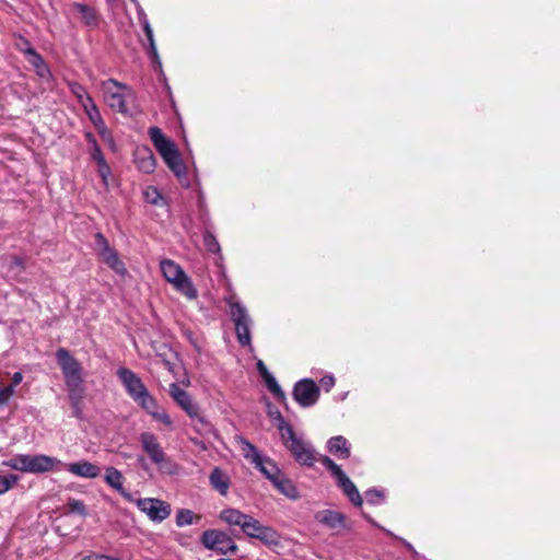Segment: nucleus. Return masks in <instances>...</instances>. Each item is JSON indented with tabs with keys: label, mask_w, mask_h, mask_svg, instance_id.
I'll list each match as a JSON object with an SVG mask.
<instances>
[{
	"label": "nucleus",
	"mask_w": 560,
	"mask_h": 560,
	"mask_svg": "<svg viewBox=\"0 0 560 560\" xmlns=\"http://www.w3.org/2000/svg\"><path fill=\"white\" fill-rule=\"evenodd\" d=\"M71 93L77 97L78 102L83 106L84 103L92 101V97L86 93L85 89L78 82H69Z\"/></svg>",
	"instance_id": "obj_36"
},
{
	"label": "nucleus",
	"mask_w": 560,
	"mask_h": 560,
	"mask_svg": "<svg viewBox=\"0 0 560 560\" xmlns=\"http://www.w3.org/2000/svg\"><path fill=\"white\" fill-rule=\"evenodd\" d=\"M231 315L235 324L237 339L241 345L246 346L250 343L249 325L250 318L246 310L238 303L231 304Z\"/></svg>",
	"instance_id": "obj_11"
},
{
	"label": "nucleus",
	"mask_w": 560,
	"mask_h": 560,
	"mask_svg": "<svg viewBox=\"0 0 560 560\" xmlns=\"http://www.w3.org/2000/svg\"><path fill=\"white\" fill-rule=\"evenodd\" d=\"M257 370L259 371L261 377H264V376L269 374V371H268L267 366L264 364V362L261 360H259L257 362Z\"/></svg>",
	"instance_id": "obj_51"
},
{
	"label": "nucleus",
	"mask_w": 560,
	"mask_h": 560,
	"mask_svg": "<svg viewBox=\"0 0 560 560\" xmlns=\"http://www.w3.org/2000/svg\"><path fill=\"white\" fill-rule=\"evenodd\" d=\"M149 135H150L151 141L153 142L155 149L161 154L163 160L178 151L176 149L175 144L163 135V132L161 131L160 128H158V127L150 128Z\"/></svg>",
	"instance_id": "obj_15"
},
{
	"label": "nucleus",
	"mask_w": 560,
	"mask_h": 560,
	"mask_svg": "<svg viewBox=\"0 0 560 560\" xmlns=\"http://www.w3.org/2000/svg\"><path fill=\"white\" fill-rule=\"evenodd\" d=\"M12 265H13V266H16V267H21V268H23V261H22V259H21V258H19V257H14V258H13V260H12Z\"/></svg>",
	"instance_id": "obj_56"
},
{
	"label": "nucleus",
	"mask_w": 560,
	"mask_h": 560,
	"mask_svg": "<svg viewBox=\"0 0 560 560\" xmlns=\"http://www.w3.org/2000/svg\"><path fill=\"white\" fill-rule=\"evenodd\" d=\"M160 267L165 280L172 284L186 275L179 265L170 259L162 260Z\"/></svg>",
	"instance_id": "obj_22"
},
{
	"label": "nucleus",
	"mask_w": 560,
	"mask_h": 560,
	"mask_svg": "<svg viewBox=\"0 0 560 560\" xmlns=\"http://www.w3.org/2000/svg\"><path fill=\"white\" fill-rule=\"evenodd\" d=\"M399 540L406 546L407 550H409L413 557H418L419 553L416 551V549L413 548V546L408 542L407 540L402 539V538H399Z\"/></svg>",
	"instance_id": "obj_53"
},
{
	"label": "nucleus",
	"mask_w": 560,
	"mask_h": 560,
	"mask_svg": "<svg viewBox=\"0 0 560 560\" xmlns=\"http://www.w3.org/2000/svg\"><path fill=\"white\" fill-rule=\"evenodd\" d=\"M24 52L28 56V61L37 69L39 75L44 77L48 73L43 58L31 46H27Z\"/></svg>",
	"instance_id": "obj_33"
},
{
	"label": "nucleus",
	"mask_w": 560,
	"mask_h": 560,
	"mask_svg": "<svg viewBox=\"0 0 560 560\" xmlns=\"http://www.w3.org/2000/svg\"><path fill=\"white\" fill-rule=\"evenodd\" d=\"M174 288L189 300H195L198 296L197 290L191 280L184 275L180 279L173 283Z\"/></svg>",
	"instance_id": "obj_28"
},
{
	"label": "nucleus",
	"mask_w": 560,
	"mask_h": 560,
	"mask_svg": "<svg viewBox=\"0 0 560 560\" xmlns=\"http://www.w3.org/2000/svg\"><path fill=\"white\" fill-rule=\"evenodd\" d=\"M92 159L98 164L106 163L105 158L100 149V147L96 144V142L93 140V150H92Z\"/></svg>",
	"instance_id": "obj_46"
},
{
	"label": "nucleus",
	"mask_w": 560,
	"mask_h": 560,
	"mask_svg": "<svg viewBox=\"0 0 560 560\" xmlns=\"http://www.w3.org/2000/svg\"><path fill=\"white\" fill-rule=\"evenodd\" d=\"M261 527L262 525L260 524V522L249 515L241 529L248 537L255 538V536L258 534Z\"/></svg>",
	"instance_id": "obj_37"
},
{
	"label": "nucleus",
	"mask_w": 560,
	"mask_h": 560,
	"mask_svg": "<svg viewBox=\"0 0 560 560\" xmlns=\"http://www.w3.org/2000/svg\"><path fill=\"white\" fill-rule=\"evenodd\" d=\"M101 136H108V129L106 128L104 120H102V125L100 127H95Z\"/></svg>",
	"instance_id": "obj_55"
},
{
	"label": "nucleus",
	"mask_w": 560,
	"mask_h": 560,
	"mask_svg": "<svg viewBox=\"0 0 560 560\" xmlns=\"http://www.w3.org/2000/svg\"><path fill=\"white\" fill-rule=\"evenodd\" d=\"M65 468L70 474L82 478L94 479L101 475V468L97 465L90 463L88 460L69 463L65 465Z\"/></svg>",
	"instance_id": "obj_18"
},
{
	"label": "nucleus",
	"mask_w": 560,
	"mask_h": 560,
	"mask_svg": "<svg viewBox=\"0 0 560 560\" xmlns=\"http://www.w3.org/2000/svg\"><path fill=\"white\" fill-rule=\"evenodd\" d=\"M268 389L275 395V397L279 400H284L285 395L281 387L278 385L276 378L269 373L268 375L262 377Z\"/></svg>",
	"instance_id": "obj_39"
},
{
	"label": "nucleus",
	"mask_w": 560,
	"mask_h": 560,
	"mask_svg": "<svg viewBox=\"0 0 560 560\" xmlns=\"http://www.w3.org/2000/svg\"><path fill=\"white\" fill-rule=\"evenodd\" d=\"M320 462L331 472V475L336 478L338 486L342 489L343 493L349 498V500L355 506H361L363 503L362 498H361L357 487L354 486V483L343 472L341 467L327 456H324L320 459Z\"/></svg>",
	"instance_id": "obj_4"
},
{
	"label": "nucleus",
	"mask_w": 560,
	"mask_h": 560,
	"mask_svg": "<svg viewBox=\"0 0 560 560\" xmlns=\"http://www.w3.org/2000/svg\"><path fill=\"white\" fill-rule=\"evenodd\" d=\"M278 413H280L279 411H276L275 413H271L278 421H279V418H278ZM279 424V422L277 423V425Z\"/></svg>",
	"instance_id": "obj_58"
},
{
	"label": "nucleus",
	"mask_w": 560,
	"mask_h": 560,
	"mask_svg": "<svg viewBox=\"0 0 560 560\" xmlns=\"http://www.w3.org/2000/svg\"><path fill=\"white\" fill-rule=\"evenodd\" d=\"M144 196L147 201L153 205H158L159 200L161 199L159 190L154 187H148L144 191Z\"/></svg>",
	"instance_id": "obj_44"
},
{
	"label": "nucleus",
	"mask_w": 560,
	"mask_h": 560,
	"mask_svg": "<svg viewBox=\"0 0 560 560\" xmlns=\"http://www.w3.org/2000/svg\"><path fill=\"white\" fill-rule=\"evenodd\" d=\"M22 42H23V44H22V45H21V44H18V47H19L22 51H24V49H25V48H27V46H30V44H28L27 42H25V40H22Z\"/></svg>",
	"instance_id": "obj_57"
},
{
	"label": "nucleus",
	"mask_w": 560,
	"mask_h": 560,
	"mask_svg": "<svg viewBox=\"0 0 560 560\" xmlns=\"http://www.w3.org/2000/svg\"><path fill=\"white\" fill-rule=\"evenodd\" d=\"M98 174L102 177L103 183L107 185V179L110 175V168L107 163L98 164Z\"/></svg>",
	"instance_id": "obj_47"
},
{
	"label": "nucleus",
	"mask_w": 560,
	"mask_h": 560,
	"mask_svg": "<svg viewBox=\"0 0 560 560\" xmlns=\"http://www.w3.org/2000/svg\"><path fill=\"white\" fill-rule=\"evenodd\" d=\"M135 163L139 171L143 173H152L155 168V158L148 147L137 148L135 151Z\"/></svg>",
	"instance_id": "obj_20"
},
{
	"label": "nucleus",
	"mask_w": 560,
	"mask_h": 560,
	"mask_svg": "<svg viewBox=\"0 0 560 560\" xmlns=\"http://www.w3.org/2000/svg\"><path fill=\"white\" fill-rule=\"evenodd\" d=\"M23 381V375L21 372H15L12 376V386L19 385Z\"/></svg>",
	"instance_id": "obj_52"
},
{
	"label": "nucleus",
	"mask_w": 560,
	"mask_h": 560,
	"mask_svg": "<svg viewBox=\"0 0 560 560\" xmlns=\"http://www.w3.org/2000/svg\"><path fill=\"white\" fill-rule=\"evenodd\" d=\"M200 516L194 514L192 511L183 509L176 515V525L179 527L191 525L194 520H199Z\"/></svg>",
	"instance_id": "obj_38"
},
{
	"label": "nucleus",
	"mask_w": 560,
	"mask_h": 560,
	"mask_svg": "<svg viewBox=\"0 0 560 560\" xmlns=\"http://www.w3.org/2000/svg\"><path fill=\"white\" fill-rule=\"evenodd\" d=\"M60 464V462L51 456L38 454V455H30L28 457V469L27 472L31 474H42L50 471L55 468L56 465Z\"/></svg>",
	"instance_id": "obj_19"
},
{
	"label": "nucleus",
	"mask_w": 560,
	"mask_h": 560,
	"mask_svg": "<svg viewBox=\"0 0 560 560\" xmlns=\"http://www.w3.org/2000/svg\"><path fill=\"white\" fill-rule=\"evenodd\" d=\"M184 335L189 340V342L196 348L197 351L201 350V345L199 343L198 339L195 337L192 331L186 329L184 330Z\"/></svg>",
	"instance_id": "obj_48"
},
{
	"label": "nucleus",
	"mask_w": 560,
	"mask_h": 560,
	"mask_svg": "<svg viewBox=\"0 0 560 560\" xmlns=\"http://www.w3.org/2000/svg\"><path fill=\"white\" fill-rule=\"evenodd\" d=\"M255 538L267 546H278L280 544L279 534L273 528L264 525Z\"/></svg>",
	"instance_id": "obj_30"
},
{
	"label": "nucleus",
	"mask_w": 560,
	"mask_h": 560,
	"mask_svg": "<svg viewBox=\"0 0 560 560\" xmlns=\"http://www.w3.org/2000/svg\"><path fill=\"white\" fill-rule=\"evenodd\" d=\"M19 480L16 475L0 476V494L8 492Z\"/></svg>",
	"instance_id": "obj_41"
},
{
	"label": "nucleus",
	"mask_w": 560,
	"mask_h": 560,
	"mask_svg": "<svg viewBox=\"0 0 560 560\" xmlns=\"http://www.w3.org/2000/svg\"><path fill=\"white\" fill-rule=\"evenodd\" d=\"M275 488L289 499L295 500L299 498V491L294 483L287 478L282 472L272 481Z\"/></svg>",
	"instance_id": "obj_23"
},
{
	"label": "nucleus",
	"mask_w": 560,
	"mask_h": 560,
	"mask_svg": "<svg viewBox=\"0 0 560 560\" xmlns=\"http://www.w3.org/2000/svg\"><path fill=\"white\" fill-rule=\"evenodd\" d=\"M104 480L110 488H113L114 490L119 492V494L121 497H124L127 501H129V502L135 501L132 494L124 488L125 478H124L122 474L117 468L112 467V466L106 467Z\"/></svg>",
	"instance_id": "obj_16"
},
{
	"label": "nucleus",
	"mask_w": 560,
	"mask_h": 560,
	"mask_svg": "<svg viewBox=\"0 0 560 560\" xmlns=\"http://www.w3.org/2000/svg\"><path fill=\"white\" fill-rule=\"evenodd\" d=\"M164 162L170 167V170L176 175L178 179H182L186 175V167L182 161L179 152L167 156L164 159Z\"/></svg>",
	"instance_id": "obj_29"
},
{
	"label": "nucleus",
	"mask_w": 560,
	"mask_h": 560,
	"mask_svg": "<svg viewBox=\"0 0 560 560\" xmlns=\"http://www.w3.org/2000/svg\"><path fill=\"white\" fill-rule=\"evenodd\" d=\"M241 446H242L243 456L246 459L250 460L254 465L262 458V456L258 452L257 447L255 445H253L252 443H249L248 441L242 439Z\"/></svg>",
	"instance_id": "obj_34"
},
{
	"label": "nucleus",
	"mask_w": 560,
	"mask_h": 560,
	"mask_svg": "<svg viewBox=\"0 0 560 560\" xmlns=\"http://www.w3.org/2000/svg\"><path fill=\"white\" fill-rule=\"evenodd\" d=\"M105 102L108 106L121 114L128 113V102L135 100L133 91L126 84L115 79H108L101 84Z\"/></svg>",
	"instance_id": "obj_3"
},
{
	"label": "nucleus",
	"mask_w": 560,
	"mask_h": 560,
	"mask_svg": "<svg viewBox=\"0 0 560 560\" xmlns=\"http://www.w3.org/2000/svg\"><path fill=\"white\" fill-rule=\"evenodd\" d=\"M322 387L325 388L326 392L330 390L335 385V378L331 375H326L320 380Z\"/></svg>",
	"instance_id": "obj_49"
},
{
	"label": "nucleus",
	"mask_w": 560,
	"mask_h": 560,
	"mask_svg": "<svg viewBox=\"0 0 560 560\" xmlns=\"http://www.w3.org/2000/svg\"><path fill=\"white\" fill-rule=\"evenodd\" d=\"M203 243L209 252H211V253L220 252V245L213 234H211L209 232L205 233Z\"/></svg>",
	"instance_id": "obj_42"
},
{
	"label": "nucleus",
	"mask_w": 560,
	"mask_h": 560,
	"mask_svg": "<svg viewBox=\"0 0 560 560\" xmlns=\"http://www.w3.org/2000/svg\"><path fill=\"white\" fill-rule=\"evenodd\" d=\"M117 375L122 383L128 395L135 399L138 395L147 389L141 378L131 370L120 368L117 370Z\"/></svg>",
	"instance_id": "obj_14"
},
{
	"label": "nucleus",
	"mask_w": 560,
	"mask_h": 560,
	"mask_svg": "<svg viewBox=\"0 0 560 560\" xmlns=\"http://www.w3.org/2000/svg\"><path fill=\"white\" fill-rule=\"evenodd\" d=\"M365 498L369 503L376 504L383 499V493L377 489H370L365 492Z\"/></svg>",
	"instance_id": "obj_45"
},
{
	"label": "nucleus",
	"mask_w": 560,
	"mask_h": 560,
	"mask_svg": "<svg viewBox=\"0 0 560 560\" xmlns=\"http://www.w3.org/2000/svg\"><path fill=\"white\" fill-rule=\"evenodd\" d=\"M279 424L277 429L281 434V439L287 448L292 453L295 460L304 466H313L315 462V455L313 448L308 443L298 438L293 431V428L285 422L281 413H278Z\"/></svg>",
	"instance_id": "obj_2"
},
{
	"label": "nucleus",
	"mask_w": 560,
	"mask_h": 560,
	"mask_svg": "<svg viewBox=\"0 0 560 560\" xmlns=\"http://www.w3.org/2000/svg\"><path fill=\"white\" fill-rule=\"evenodd\" d=\"M201 542L207 549L221 555L229 552L234 553L237 550V546L232 538L228 534L217 529L206 530L201 536Z\"/></svg>",
	"instance_id": "obj_5"
},
{
	"label": "nucleus",
	"mask_w": 560,
	"mask_h": 560,
	"mask_svg": "<svg viewBox=\"0 0 560 560\" xmlns=\"http://www.w3.org/2000/svg\"><path fill=\"white\" fill-rule=\"evenodd\" d=\"M143 31H144L148 42H149V54H150L151 58L153 59V61L155 63H158L159 67H161V60H160V57L158 54V48L155 45L153 31H152V27L148 20L143 21Z\"/></svg>",
	"instance_id": "obj_32"
},
{
	"label": "nucleus",
	"mask_w": 560,
	"mask_h": 560,
	"mask_svg": "<svg viewBox=\"0 0 560 560\" xmlns=\"http://www.w3.org/2000/svg\"><path fill=\"white\" fill-rule=\"evenodd\" d=\"M255 467L259 469L271 482L281 474V470L276 463L269 458L262 457L255 464Z\"/></svg>",
	"instance_id": "obj_27"
},
{
	"label": "nucleus",
	"mask_w": 560,
	"mask_h": 560,
	"mask_svg": "<svg viewBox=\"0 0 560 560\" xmlns=\"http://www.w3.org/2000/svg\"><path fill=\"white\" fill-rule=\"evenodd\" d=\"M95 243L102 260L115 272L125 275L126 268L124 262L119 259L116 250L109 246L103 234L97 233L95 235Z\"/></svg>",
	"instance_id": "obj_12"
},
{
	"label": "nucleus",
	"mask_w": 560,
	"mask_h": 560,
	"mask_svg": "<svg viewBox=\"0 0 560 560\" xmlns=\"http://www.w3.org/2000/svg\"><path fill=\"white\" fill-rule=\"evenodd\" d=\"M71 9L73 12L79 14L80 20L89 26L96 25L97 23V15L95 11L83 3H73L71 4Z\"/></svg>",
	"instance_id": "obj_26"
},
{
	"label": "nucleus",
	"mask_w": 560,
	"mask_h": 560,
	"mask_svg": "<svg viewBox=\"0 0 560 560\" xmlns=\"http://www.w3.org/2000/svg\"><path fill=\"white\" fill-rule=\"evenodd\" d=\"M82 560H118V559L110 557V556L93 553L90 556H85Z\"/></svg>",
	"instance_id": "obj_50"
},
{
	"label": "nucleus",
	"mask_w": 560,
	"mask_h": 560,
	"mask_svg": "<svg viewBox=\"0 0 560 560\" xmlns=\"http://www.w3.org/2000/svg\"><path fill=\"white\" fill-rule=\"evenodd\" d=\"M67 508L68 513L78 514L82 517H85L88 515L86 506L81 500H77L73 498L69 499Z\"/></svg>",
	"instance_id": "obj_40"
},
{
	"label": "nucleus",
	"mask_w": 560,
	"mask_h": 560,
	"mask_svg": "<svg viewBox=\"0 0 560 560\" xmlns=\"http://www.w3.org/2000/svg\"><path fill=\"white\" fill-rule=\"evenodd\" d=\"M315 520L329 529H341L347 527L346 516L337 511L323 510L315 514Z\"/></svg>",
	"instance_id": "obj_17"
},
{
	"label": "nucleus",
	"mask_w": 560,
	"mask_h": 560,
	"mask_svg": "<svg viewBox=\"0 0 560 560\" xmlns=\"http://www.w3.org/2000/svg\"><path fill=\"white\" fill-rule=\"evenodd\" d=\"M329 453L339 458H348L350 456V444L342 435L332 436L327 442Z\"/></svg>",
	"instance_id": "obj_21"
},
{
	"label": "nucleus",
	"mask_w": 560,
	"mask_h": 560,
	"mask_svg": "<svg viewBox=\"0 0 560 560\" xmlns=\"http://www.w3.org/2000/svg\"><path fill=\"white\" fill-rule=\"evenodd\" d=\"M13 395L14 387L12 385L0 388V406L7 405Z\"/></svg>",
	"instance_id": "obj_43"
},
{
	"label": "nucleus",
	"mask_w": 560,
	"mask_h": 560,
	"mask_svg": "<svg viewBox=\"0 0 560 560\" xmlns=\"http://www.w3.org/2000/svg\"><path fill=\"white\" fill-rule=\"evenodd\" d=\"M82 107L84 108L85 114L88 115L89 119L93 122V125L95 127H100L102 125L103 118L93 100L89 103H84Z\"/></svg>",
	"instance_id": "obj_35"
},
{
	"label": "nucleus",
	"mask_w": 560,
	"mask_h": 560,
	"mask_svg": "<svg viewBox=\"0 0 560 560\" xmlns=\"http://www.w3.org/2000/svg\"><path fill=\"white\" fill-rule=\"evenodd\" d=\"M210 485L220 494L225 495L230 487V478L220 468H214L209 476Z\"/></svg>",
	"instance_id": "obj_24"
},
{
	"label": "nucleus",
	"mask_w": 560,
	"mask_h": 560,
	"mask_svg": "<svg viewBox=\"0 0 560 560\" xmlns=\"http://www.w3.org/2000/svg\"><path fill=\"white\" fill-rule=\"evenodd\" d=\"M103 141H105L106 143H108L110 145L112 149L115 148V143L113 141V137H112V133L108 131V136H101Z\"/></svg>",
	"instance_id": "obj_54"
},
{
	"label": "nucleus",
	"mask_w": 560,
	"mask_h": 560,
	"mask_svg": "<svg viewBox=\"0 0 560 560\" xmlns=\"http://www.w3.org/2000/svg\"><path fill=\"white\" fill-rule=\"evenodd\" d=\"M143 452L149 456L151 462L163 469L168 463V457L163 451L158 438L151 432H142L139 436Z\"/></svg>",
	"instance_id": "obj_10"
},
{
	"label": "nucleus",
	"mask_w": 560,
	"mask_h": 560,
	"mask_svg": "<svg viewBox=\"0 0 560 560\" xmlns=\"http://www.w3.org/2000/svg\"><path fill=\"white\" fill-rule=\"evenodd\" d=\"M138 509L147 514V516L153 522H162L166 520L171 514V506L166 502L154 499L144 498L133 501Z\"/></svg>",
	"instance_id": "obj_9"
},
{
	"label": "nucleus",
	"mask_w": 560,
	"mask_h": 560,
	"mask_svg": "<svg viewBox=\"0 0 560 560\" xmlns=\"http://www.w3.org/2000/svg\"><path fill=\"white\" fill-rule=\"evenodd\" d=\"M293 396L300 406L311 407L318 400L319 388L314 381L305 378L295 384Z\"/></svg>",
	"instance_id": "obj_13"
},
{
	"label": "nucleus",
	"mask_w": 560,
	"mask_h": 560,
	"mask_svg": "<svg viewBox=\"0 0 560 560\" xmlns=\"http://www.w3.org/2000/svg\"><path fill=\"white\" fill-rule=\"evenodd\" d=\"M138 460L141 463V462L144 460V458L143 457H139Z\"/></svg>",
	"instance_id": "obj_59"
},
{
	"label": "nucleus",
	"mask_w": 560,
	"mask_h": 560,
	"mask_svg": "<svg viewBox=\"0 0 560 560\" xmlns=\"http://www.w3.org/2000/svg\"><path fill=\"white\" fill-rule=\"evenodd\" d=\"M249 515L244 514L243 512L236 509H224L220 512V520L228 523L231 526H238L242 528L245 521Z\"/></svg>",
	"instance_id": "obj_25"
},
{
	"label": "nucleus",
	"mask_w": 560,
	"mask_h": 560,
	"mask_svg": "<svg viewBox=\"0 0 560 560\" xmlns=\"http://www.w3.org/2000/svg\"><path fill=\"white\" fill-rule=\"evenodd\" d=\"M133 400L155 421L163 423L170 429L173 428V421L171 417L167 415L165 409L159 406L156 399L149 393L148 389L138 395Z\"/></svg>",
	"instance_id": "obj_8"
},
{
	"label": "nucleus",
	"mask_w": 560,
	"mask_h": 560,
	"mask_svg": "<svg viewBox=\"0 0 560 560\" xmlns=\"http://www.w3.org/2000/svg\"><path fill=\"white\" fill-rule=\"evenodd\" d=\"M133 400L155 421L163 423L170 429L173 428V421L171 417L167 415L165 409L159 406L156 399L149 393L148 389L138 395Z\"/></svg>",
	"instance_id": "obj_7"
},
{
	"label": "nucleus",
	"mask_w": 560,
	"mask_h": 560,
	"mask_svg": "<svg viewBox=\"0 0 560 560\" xmlns=\"http://www.w3.org/2000/svg\"><path fill=\"white\" fill-rule=\"evenodd\" d=\"M56 358L62 370L66 385L69 388L70 399L73 405H77L82 396V366L65 348H59L57 350Z\"/></svg>",
	"instance_id": "obj_1"
},
{
	"label": "nucleus",
	"mask_w": 560,
	"mask_h": 560,
	"mask_svg": "<svg viewBox=\"0 0 560 560\" xmlns=\"http://www.w3.org/2000/svg\"><path fill=\"white\" fill-rule=\"evenodd\" d=\"M168 394L189 418L205 423V419L200 412L198 404H196L192 397L186 390L180 388L178 384L172 383L168 388Z\"/></svg>",
	"instance_id": "obj_6"
},
{
	"label": "nucleus",
	"mask_w": 560,
	"mask_h": 560,
	"mask_svg": "<svg viewBox=\"0 0 560 560\" xmlns=\"http://www.w3.org/2000/svg\"><path fill=\"white\" fill-rule=\"evenodd\" d=\"M28 457L27 454H18L8 460L2 463L3 466L22 472H27L28 469Z\"/></svg>",
	"instance_id": "obj_31"
}]
</instances>
